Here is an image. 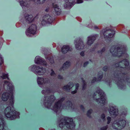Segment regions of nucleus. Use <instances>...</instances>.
<instances>
[{
	"label": "nucleus",
	"instance_id": "c9c22d12",
	"mask_svg": "<svg viewBox=\"0 0 130 130\" xmlns=\"http://www.w3.org/2000/svg\"><path fill=\"white\" fill-rule=\"evenodd\" d=\"M3 61V58L2 57V56L0 55V65L1 64Z\"/></svg>",
	"mask_w": 130,
	"mask_h": 130
},
{
	"label": "nucleus",
	"instance_id": "2f4dec72",
	"mask_svg": "<svg viewBox=\"0 0 130 130\" xmlns=\"http://www.w3.org/2000/svg\"><path fill=\"white\" fill-rule=\"evenodd\" d=\"M51 75L52 76L54 77V78L56 76V74L55 73L54 71L52 69L51 70Z\"/></svg>",
	"mask_w": 130,
	"mask_h": 130
},
{
	"label": "nucleus",
	"instance_id": "cd10ccee",
	"mask_svg": "<svg viewBox=\"0 0 130 130\" xmlns=\"http://www.w3.org/2000/svg\"><path fill=\"white\" fill-rule=\"evenodd\" d=\"M103 75V73L102 72L100 71L99 72L98 74V81H100Z\"/></svg>",
	"mask_w": 130,
	"mask_h": 130
},
{
	"label": "nucleus",
	"instance_id": "b1692460",
	"mask_svg": "<svg viewBox=\"0 0 130 130\" xmlns=\"http://www.w3.org/2000/svg\"><path fill=\"white\" fill-rule=\"evenodd\" d=\"M25 19L27 22L28 23H30L32 22L33 20L32 16L31 15H28L25 17Z\"/></svg>",
	"mask_w": 130,
	"mask_h": 130
},
{
	"label": "nucleus",
	"instance_id": "f03ea898",
	"mask_svg": "<svg viewBox=\"0 0 130 130\" xmlns=\"http://www.w3.org/2000/svg\"><path fill=\"white\" fill-rule=\"evenodd\" d=\"M115 66L118 68L117 69L118 70L115 74L117 81H116V83L118 87L121 89H124L125 83L130 87V77H128V74L126 73L125 74L122 71H127L130 69L128 60L124 59L119 61L115 64Z\"/></svg>",
	"mask_w": 130,
	"mask_h": 130
},
{
	"label": "nucleus",
	"instance_id": "49530a36",
	"mask_svg": "<svg viewBox=\"0 0 130 130\" xmlns=\"http://www.w3.org/2000/svg\"><path fill=\"white\" fill-rule=\"evenodd\" d=\"M110 79H109V80L108 81V80H107L106 82H107L108 83H110Z\"/></svg>",
	"mask_w": 130,
	"mask_h": 130
},
{
	"label": "nucleus",
	"instance_id": "c03bdc74",
	"mask_svg": "<svg viewBox=\"0 0 130 130\" xmlns=\"http://www.w3.org/2000/svg\"><path fill=\"white\" fill-rule=\"evenodd\" d=\"M80 55L82 56H83L84 55V52H82L80 53Z\"/></svg>",
	"mask_w": 130,
	"mask_h": 130
},
{
	"label": "nucleus",
	"instance_id": "79ce46f5",
	"mask_svg": "<svg viewBox=\"0 0 130 130\" xmlns=\"http://www.w3.org/2000/svg\"><path fill=\"white\" fill-rule=\"evenodd\" d=\"M96 77H94L93 78V80L92 82V83H94L96 81Z\"/></svg>",
	"mask_w": 130,
	"mask_h": 130
},
{
	"label": "nucleus",
	"instance_id": "bb28decb",
	"mask_svg": "<svg viewBox=\"0 0 130 130\" xmlns=\"http://www.w3.org/2000/svg\"><path fill=\"white\" fill-rule=\"evenodd\" d=\"M34 2L35 3L38 4H42L44 2L45 0H29Z\"/></svg>",
	"mask_w": 130,
	"mask_h": 130
},
{
	"label": "nucleus",
	"instance_id": "864d4df0",
	"mask_svg": "<svg viewBox=\"0 0 130 130\" xmlns=\"http://www.w3.org/2000/svg\"><path fill=\"white\" fill-rule=\"evenodd\" d=\"M52 130H55V129H53Z\"/></svg>",
	"mask_w": 130,
	"mask_h": 130
},
{
	"label": "nucleus",
	"instance_id": "393cba45",
	"mask_svg": "<svg viewBox=\"0 0 130 130\" xmlns=\"http://www.w3.org/2000/svg\"><path fill=\"white\" fill-rule=\"evenodd\" d=\"M37 67L38 66H37L36 65H33L30 67L29 68V69L34 72L35 73V71H36Z\"/></svg>",
	"mask_w": 130,
	"mask_h": 130
},
{
	"label": "nucleus",
	"instance_id": "6e6552de",
	"mask_svg": "<svg viewBox=\"0 0 130 130\" xmlns=\"http://www.w3.org/2000/svg\"><path fill=\"white\" fill-rule=\"evenodd\" d=\"M102 32L103 33L104 38L107 42L110 41L111 38H112L115 34L114 31L110 29L103 30Z\"/></svg>",
	"mask_w": 130,
	"mask_h": 130
},
{
	"label": "nucleus",
	"instance_id": "5701e85b",
	"mask_svg": "<svg viewBox=\"0 0 130 130\" xmlns=\"http://www.w3.org/2000/svg\"><path fill=\"white\" fill-rule=\"evenodd\" d=\"M51 92V91L50 89L47 88H46L44 89L42 91V93L45 95H50V93Z\"/></svg>",
	"mask_w": 130,
	"mask_h": 130
},
{
	"label": "nucleus",
	"instance_id": "3c124183",
	"mask_svg": "<svg viewBox=\"0 0 130 130\" xmlns=\"http://www.w3.org/2000/svg\"><path fill=\"white\" fill-rule=\"evenodd\" d=\"M102 34V32H101V33H100V35H101V34Z\"/></svg>",
	"mask_w": 130,
	"mask_h": 130
},
{
	"label": "nucleus",
	"instance_id": "a211bd4d",
	"mask_svg": "<svg viewBox=\"0 0 130 130\" xmlns=\"http://www.w3.org/2000/svg\"><path fill=\"white\" fill-rule=\"evenodd\" d=\"M98 36L97 35H91L88 37V41L87 44L89 45H91L93 42L94 41L95 39Z\"/></svg>",
	"mask_w": 130,
	"mask_h": 130
},
{
	"label": "nucleus",
	"instance_id": "37998d69",
	"mask_svg": "<svg viewBox=\"0 0 130 130\" xmlns=\"http://www.w3.org/2000/svg\"><path fill=\"white\" fill-rule=\"evenodd\" d=\"M88 62L87 61V62H85L84 64V67H85L87 65V64H88Z\"/></svg>",
	"mask_w": 130,
	"mask_h": 130
},
{
	"label": "nucleus",
	"instance_id": "e433bc0d",
	"mask_svg": "<svg viewBox=\"0 0 130 130\" xmlns=\"http://www.w3.org/2000/svg\"><path fill=\"white\" fill-rule=\"evenodd\" d=\"M105 115L104 114H102L101 116V118L103 119V120H105Z\"/></svg>",
	"mask_w": 130,
	"mask_h": 130
},
{
	"label": "nucleus",
	"instance_id": "f704fd0d",
	"mask_svg": "<svg viewBox=\"0 0 130 130\" xmlns=\"http://www.w3.org/2000/svg\"><path fill=\"white\" fill-rule=\"evenodd\" d=\"M92 110L91 109L88 110L87 112V115L88 116L90 117V115L92 112Z\"/></svg>",
	"mask_w": 130,
	"mask_h": 130
},
{
	"label": "nucleus",
	"instance_id": "a878e982",
	"mask_svg": "<svg viewBox=\"0 0 130 130\" xmlns=\"http://www.w3.org/2000/svg\"><path fill=\"white\" fill-rule=\"evenodd\" d=\"M70 63L69 61H67L65 62L63 65L62 69L64 70L65 69L68 67L70 65Z\"/></svg>",
	"mask_w": 130,
	"mask_h": 130
},
{
	"label": "nucleus",
	"instance_id": "dca6fc26",
	"mask_svg": "<svg viewBox=\"0 0 130 130\" xmlns=\"http://www.w3.org/2000/svg\"><path fill=\"white\" fill-rule=\"evenodd\" d=\"M64 6L65 8H70L75 4L74 0H65Z\"/></svg>",
	"mask_w": 130,
	"mask_h": 130
},
{
	"label": "nucleus",
	"instance_id": "a19ab883",
	"mask_svg": "<svg viewBox=\"0 0 130 130\" xmlns=\"http://www.w3.org/2000/svg\"><path fill=\"white\" fill-rule=\"evenodd\" d=\"M108 67L107 66H105L103 68V70L105 71H106L107 70Z\"/></svg>",
	"mask_w": 130,
	"mask_h": 130
},
{
	"label": "nucleus",
	"instance_id": "20e7f679",
	"mask_svg": "<svg viewBox=\"0 0 130 130\" xmlns=\"http://www.w3.org/2000/svg\"><path fill=\"white\" fill-rule=\"evenodd\" d=\"M127 113L126 111L122 112L120 118L118 116L117 119H115V120L112 123V128L116 130H120L124 128L126 124V120L122 119H121V118L123 116H125Z\"/></svg>",
	"mask_w": 130,
	"mask_h": 130
},
{
	"label": "nucleus",
	"instance_id": "6ab92c4d",
	"mask_svg": "<svg viewBox=\"0 0 130 130\" xmlns=\"http://www.w3.org/2000/svg\"><path fill=\"white\" fill-rule=\"evenodd\" d=\"M72 48L67 45H64L61 48V52L63 53H67L68 51H71Z\"/></svg>",
	"mask_w": 130,
	"mask_h": 130
},
{
	"label": "nucleus",
	"instance_id": "09e8293b",
	"mask_svg": "<svg viewBox=\"0 0 130 130\" xmlns=\"http://www.w3.org/2000/svg\"><path fill=\"white\" fill-rule=\"evenodd\" d=\"M48 11V9H46L45 10V11L46 12H47Z\"/></svg>",
	"mask_w": 130,
	"mask_h": 130
},
{
	"label": "nucleus",
	"instance_id": "ddd939ff",
	"mask_svg": "<svg viewBox=\"0 0 130 130\" xmlns=\"http://www.w3.org/2000/svg\"><path fill=\"white\" fill-rule=\"evenodd\" d=\"M43 20L41 21V23L42 25L44 24V22L45 23H51L53 21V19L52 17L48 14H46L42 18Z\"/></svg>",
	"mask_w": 130,
	"mask_h": 130
},
{
	"label": "nucleus",
	"instance_id": "c85d7f7f",
	"mask_svg": "<svg viewBox=\"0 0 130 130\" xmlns=\"http://www.w3.org/2000/svg\"><path fill=\"white\" fill-rule=\"evenodd\" d=\"M1 77L3 79H5L7 78L9 79L8 78V74L5 73H3L2 75L1 76Z\"/></svg>",
	"mask_w": 130,
	"mask_h": 130
},
{
	"label": "nucleus",
	"instance_id": "72a5a7b5",
	"mask_svg": "<svg viewBox=\"0 0 130 130\" xmlns=\"http://www.w3.org/2000/svg\"><path fill=\"white\" fill-rule=\"evenodd\" d=\"M108 128V125H107L105 126H104L101 128V130H106Z\"/></svg>",
	"mask_w": 130,
	"mask_h": 130
},
{
	"label": "nucleus",
	"instance_id": "423d86ee",
	"mask_svg": "<svg viewBox=\"0 0 130 130\" xmlns=\"http://www.w3.org/2000/svg\"><path fill=\"white\" fill-rule=\"evenodd\" d=\"M65 126L68 130H71L74 129L75 125L73 121V119L68 117H65L63 119L60 121L59 126L61 128L65 127Z\"/></svg>",
	"mask_w": 130,
	"mask_h": 130
},
{
	"label": "nucleus",
	"instance_id": "8fccbe9b",
	"mask_svg": "<svg viewBox=\"0 0 130 130\" xmlns=\"http://www.w3.org/2000/svg\"><path fill=\"white\" fill-rule=\"evenodd\" d=\"M83 107V106L81 105V108H82Z\"/></svg>",
	"mask_w": 130,
	"mask_h": 130
},
{
	"label": "nucleus",
	"instance_id": "a18cd8bd",
	"mask_svg": "<svg viewBox=\"0 0 130 130\" xmlns=\"http://www.w3.org/2000/svg\"><path fill=\"white\" fill-rule=\"evenodd\" d=\"M58 78L59 79H61L62 78V77L61 76L59 75L58 76Z\"/></svg>",
	"mask_w": 130,
	"mask_h": 130
},
{
	"label": "nucleus",
	"instance_id": "4be33fe9",
	"mask_svg": "<svg viewBox=\"0 0 130 130\" xmlns=\"http://www.w3.org/2000/svg\"><path fill=\"white\" fill-rule=\"evenodd\" d=\"M53 6L56 13L57 15L59 14L60 13L61 11L59 6L57 5L54 4H53Z\"/></svg>",
	"mask_w": 130,
	"mask_h": 130
},
{
	"label": "nucleus",
	"instance_id": "aec40b11",
	"mask_svg": "<svg viewBox=\"0 0 130 130\" xmlns=\"http://www.w3.org/2000/svg\"><path fill=\"white\" fill-rule=\"evenodd\" d=\"M21 6L23 9H26L27 8L28 5L26 0H21L20 2Z\"/></svg>",
	"mask_w": 130,
	"mask_h": 130
},
{
	"label": "nucleus",
	"instance_id": "9d476101",
	"mask_svg": "<svg viewBox=\"0 0 130 130\" xmlns=\"http://www.w3.org/2000/svg\"><path fill=\"white\" fill-rule=\"evenodd\" d=\"M37 27L36 25L33 24L30 26L27 30L26 31V35L28 36H30L31 35H34L36 34Z\"/></svg>",
	"mask_w": 130,
	"mask_h": 130
},
{
	"label": "nucleus",
	"instance_id": "de8ad7c7",
	"mask_svg": "<svg viewBox=\"0 0 130 130\" xmlns=\"http://www.w3.org/2000/svg\"><path fill=\"white\" fill-rule=\"evenodd\" d=\"M94 28L95 29H97L98 28V27L97 26H94Z\"/></svg>",
	"mask_w": 130,
	"mask_h": 130
},
{
	"label": "nucleus",
	"instance_id": "39448f33",
	"mask_svg": "<svg viewBox=\"0 0 130 130\" xmlns=\"http://www.w3.org/2000/svg\"><path fill=\"white\" fill-rule=\"evenodd\" d=\"M105 95L104 93L99 88L97 91L93 95V97L97 102L100 103L102 106L107 103Z\"/></svg>",
	"mask_w": 130,
	"mask_h": 130
},
{
	"label": "nucleus",
	"instance_id": "0eeeda50",
	"mask_svg": "<svg viewBox=\"0 0 130 130\" xmlns=\"http://www.w3.org/2000/svg\"><path fill=\"white\" fill-rule=\"evenodd\" d=\"M121 48L118 47L113 46L110 50V52L113 56L118 57L123 55L127 57L128 55L126 53V49L125 47H121Z\"/></svg>",
	"mask_w": 130,
	"mask_h": 130
},
{
	"label": "nucleus",
	"instance_id": "412c9836",
	"mask_svg": "<svg viewBox=\"0 0 130 130\" xmlns=\"http://www.w3.org/2000/svg\"><path fill=\"white\" fill-rule=\"evenodd\" d=\"M73 86L74 84L72 83H69L67 85L64 86L63 89L67 91H68L71 89Z\"/></svg>",
	"mask_w": 130,
	"mask_h": 130
},
{
	"label": "nucleus",
	"instance_id": "4c0bfd02",
	"mask_svg": "<svg viewBox=\"0 0 130 130\" xmlns=\"http://www.w3.org/2000/svg\"><path fill=\"white\" fill-rule=\"evenodd\" d=\"M83 2V0H77V3H82Z\"/></svg>",
	"mask_w": 130,
	"mask_h": 130
},
{
	"label": "nucleus",
	"instance_id": "9b49d317",
	"mask_svg": "<svg viewBox=\"0 0 130 130\" xmlns=\"http://www.w3.org/2000/svg\"><path fill=\"white\" fill-rule=\"evenodd\" d=\"M74 44L75 47L77 50L83 49L84 47L83 42L80 38H78L76 40H75Z\"/></svg>",
	"mask_w": 130,
	"mask_h": 130
},
{
	"label": "nucleus",
	"instance_id": "f3484780",
	"mask_svg": "<svg viewBox=\"0 0 130 130\" xmlns=\"http://www.w3.org/2000/svg\"><path fill=\"white\" fill-rule=\"evenodd\" d=\"M7 127L5 125V121L2 118V115H0V130H7Z\"/></svg>",
	"mask_w": 130,
	"mask_h": 130
},
{
	"label": "nucleus",
	"instance_id": "4468645a",
	"mask_svg": "<svg viewBox=\"0 0 130 130\" xmlns=\"http://www.w3.org/2000/svg\"><path fill=\"white\" fill-rule=\"evenodd\" d=\"M46 69L42 67H37L36 71H35V74L37 75H43L46 72Z\"/></svg>",
	"mask_w": 130,
	"mask_h": 130
},
{
	"label": "nucleus",
	"instance_id": "603ef678",
	"mask_svg": "<svg viewBox=\"0 0 130 130\" xmlns=\"http://www.w3.org/2000/svg\"><path fill=\"white\" fill-rule=\"evenodd\" d=\"M89 27H91V26H89Z\"/></svg>",
	"mask_w": 130,
	"mask_h": 130
},
{
	"label": "nucleus",
	"instance_id": "7c9ffc66",
	"mask_svg": "<svg viewBox=\"0 0 130 130\" xmlns=\"http://www.w3.org/2000/svg\"><path fill=\"white\" fill-rule=\"evenodd\" d=\"M82 80L83 84V90H84L85 89L86 86V84L85 82L83 80V79H82Z\"/></svg>",
	"mask_w": 130,
	"mask_h": 130
},
{
	"label": "nucleus",
	"instance_id": "7ed1b4c3",
	"mask_svg": "<svg viewBox=\"0 0 130 130\" xmlns=\"http://www.w3.org/2000/svg\"><path fill=\"white\" fill-rule=\"evenodd\" d=\"M50 97V98L46 97V96L45 95L44 98V105L46 108L51 109L56 113H57L58 111L59 112L62 109H67L69 107L72 108V104L70 101H68L66 103L67 106L65 105V104L62 105V102L65 99L64 98H61L60 100L56 103L53 107L52 106V104L55 99V98L53 95H52Z\"/></svg>",
	"mask_w": 130,
	"mask_h": 130
},
{
	"label": "nucleus",
	"instance_id": "2eb2a0df",
	"mask_svg": "<svg viewBox=\"0 0 130 130\" xmlns=\"http://www.w3.org/2000/svg\"><path fill=\"white\" fill-rule=\"evenodd\" d=\"M35 63L38 64H40L45 66L46 63V62L44 61V59L40 57L37 56L35 57Z\"/></svg>",
	"mask_w": 130,
	"mask_h": 130
},
{
	"label": "nucleus",
	"instance_id": "f8f14e48",
	"mask_svg": "<svg viewBox=\"0 0 130 130\" xmlns=\"http://www.w3.org/2000/svg\"><path fill=\"white\" fill-rule=\"evenodd\" d=\"M108 110L111 116H116L118 114V110L116 107L111 106L109 109H108Z\"/></svg>",
	"mask_w": 130,
	"mask_h": 130
},
{
	"label": "nucleus",
	"instance_id": "ea45409f",
	"mask_svg": "<svg viewBox=\"0 0 130 130\" xmlns=\"http://www.w3.org/2000/svg\"><path fill=\"white\" fill-rule=\"evenodd\" d=\"M49 61L51 63H53L54 62V61L53 59H52V58H51L49 60Z\"/></svg>",
	"mask_w": 130,
	"mask_h": 130
},
{
	"label": "nucleus",
	"instance_id": "c756f323",
	"mask_svg": "<svg viewBox=\"0 0 130 130\" xmlns=\"http://www.w3.org/2000/svg\"><path fill=\"white\" fill-rule=\"evenodd\" d=\"M79 85L78 84H76V89L75 90L72 92V94H74L76 92V90L78 89V87H79Z\"/></svg>",
	"mask_w": 130,
	"mask_h": 130
},
{
	"label": "nucleus",
	"instance_id": "58836bf2",
	"mask_svg": "<svg viewBox=\"0 0 130 130\" xmlns=\"http://www.w3.org/2000/svg\"><path fill=\"white\" fill-rule=\"evenodd\" d=\"M105 50V48H103L101 50V51L100 52H98L99 53H102L103 52H104Z\"/></svg>",
	"mask_w": 130,
	"mask_h": 130
},
{
	"label": "nucleus",
	"instance_id": "f257e3e1",
	"mask_svg": "<svg viewBox=\"0 0 130 130\" xmlns=\"http://www.w3.org/2000/svg\"><path fill=\"white\" fill-rule=\"evenodd\" d=\"M3 87L5 89H7L6 92L2 94V99L4 101H6L9 98V106L7 107L5 110V116L10 120L19 118V113L14 110L13 105L14 103L13 96L14 88L12 83L9 81H5Z\"/></svg>",
	"mask_w": 130,
	"mask_h": 130
},
{
	"label": "nucleus",
	"instance_id": "473e14b6",
	"mask_svg": "<svg viewBox=\"0 0 130 130\" xmlns=\"http://www.w3.org/2000/svg\"><path fill=\"white\" fill-rule=\"evenodd\" d=\"M107 123L108 124H109L111 121V118L110 117H108L107 118Z\"/></svg>",
	"mask_w": 130,
	"mask_h": 130
},
{
	"label": "nucleus",
	"instance_id": "1a4fd4ad",
	"mask_svg": "<svg viewBox=\"0 0 130 130\" xmlns=\"http://www.w3.org/2000/svg\"><path fill=\"white\" fill-rule=\"evenodd\" d=\"M51 80L48 78L44 79L43 78L38 77L37 82L39 86L42 88H44V86L47 84L50 83Z\"/></svg>",
	"mask_w": 130,
	"mask_h": 130
}]
</instances>
